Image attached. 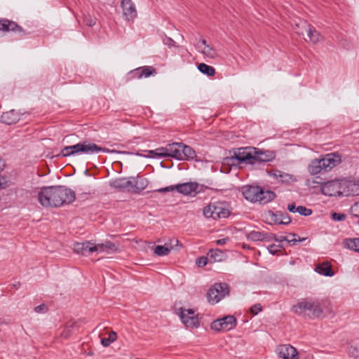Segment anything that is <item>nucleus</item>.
I'll return each instance as SVG.
<instances>
[{
  "mask_svg": "<svg viewBox=\"0 0 359 359\" xmlns=\"http://www.w3.org/2000/svg\"><path fill=\"white\" fill-rule=\"evenodd\" d=\"M39 203L45 208H57L73 203L75 192L66 186L43 187L37 194Z\"/></svg>",
  "mask_w": 359,
  "mask_h": 359,
  "instance_id": "nucleus-1",
  "label": "nucleus"
},
{
  "mask_svg": "<svg viewBox=\"0 0 359 359\" xmlns=\"http://www.w3.org/2000/svg\"><path fill=\"white\" fill-rule=\"evenodd\" d=\"M149 184L147 178H143L137 174L135 177H119L109 182V186L123 192L140 194Z\"/></svg>",
  "mask_w": 359,
  "mask_h": 359,
  "instance_id": "nucleus-2",
  "label": "nucleus"
},
{
  "mask_svg": "<svg viewBox=\"0 0 359 359\" xmlns=\"http://www.w3.org/2000/svg\"><path fill=\"white\" fill-rule=\"evenodd\" d=\"M341 162V156L337 152L326 154L312 160L308 165V171L312 175L329 172Z\"/></svg>",
  "mask_w": 359,
  "mask_h": 359,
  "instance_id": "nucleus-3",
  "label": "nucleus"
},
{
  "mask_svg": "<svg viewBox=\"0 0 359 359\" xmlns=\"http://www.w3.org/2000/svg\"><path fill=\"white\" fill-rule=\"evenodd\" d=\"M241 192L247 201L261 205L267 204L276 197L274 191L266 190L257 185H244L241 187Z\"/></svg>",
  "mask_w": 359,
  "mask_h": 359,
  "instance_id": "nucleus-4",
  "label": "nucleus"
},
{
  "mask_svg": "<svg viewBox=\"0 0 359 359\" xmlns=\"http://www.w3.org/2000/svg\"><path fill=\"white\" fill-rule=\"evenodd\" d=\"M291 311L301 316H306V311H309V316L311 318H320L323 313L321 302L318 299L311 297L302 299L293 305Z\"/></svg>",
  "mask_w": 359,
  "mask_h": 359,
  "instance_id": "nucleus-5",
  "label": "nucleus"
},
{
  "mask_svg": "<svg viewBox=\"0 0 359 359\" xmlns=\"http://www.w3.org/2000/svg\"><path fill=\"white\" fill-rule=\"evenodd\" d=\"M347 184L346 180H330L324 183H322L320 186V191L323 195L328 196H346L348 194H355V191H349L348 190L345 191L344 187H346L344 184ZM357 194V191H356Z\"/></svg>",
  "mask_w": 359,
  "mask_h": 359,
  "instance_id": "nucleus-6",
  "label": "nucleus"
},
{
  "mask_svg": "<svg viewBox=\"0 0 359 359\" xmlns=\"http://www.w3.org/2000/svg\"><path fill=\"white\" fill-rule=\"evenodd\" d=\"M229 294V287L225 283H215L207 292V299L209 303L215 304Z\"/></svg>",
  "mask_w": 359,
  "mask_h": 359,
  "instance_id": "nucleus-7",
  "label": "nucleus"
},
{
  "mask_svg": "<svg viewBox=\"0 0 359 359\" xmlns=\"http://www.w3.org/2000/svg\"><path fill=\"white\" fill-rule=\"evenodd\" d=\"M171 147L175 148L172 151L173 158L177 161L194 160L196 158L195 150L183 142H172Z\"/></svg>",
  "mask_w": 359,
  "mask_h": 359,
  "instance_id": "nucleus-8",
  "label": "nucleus"
},
{
  "mask_svg": "<svg viewBox=\"0 0 359 359\" xmlns=\"http://www.w3.org/2000/svg\"><path fill=\"white\" fill-rule=\"evenodd\" d=\"M76 155L86 154L91 155L97 154L100 151L104 153H114L116 152L114 150H110L107 148L101 147L95 143H93L88 140H85L76 144Z\"/></svg>",
  "mask_w": 359,
  "mask_h": 359,
  "instance_id": "nucleus-9",
  "label": "nucleus"
},
{
  "mask_svg": "<svg viewBox=\"0 0 359 359\" xmlns=\"http://www.w3.org/2000/svg\"><path fill=\"white\" fill-rule=\"evenodd\" d=\"M256 154V148L255 147H241L238 148L234 152L232 156L233 159L236 160L238 164H249L255 165V154Z\"/></svg>",
  "mask_w": 359,
  "mask_h": 359,
  "instance_id": "nucleus-10",
  "label": "nucleus"
},
{
  "mask_svg": "<svg viewBox=\"0 0 359 359\" xmlns=\"http://www.w3.org/2000/svg\"><path fill=\"white\" fill-rule=\"evenodd\" d=\"M236 318L231 315L215 320L212 322L210 327L217 332H226L234 329L236 327Z\"/></svg>",
  "mask_w": 359,
  "mask_h": 359,
  "instance_id": "nucleus-11",
  "label": "nucleus"
},
{
  "mask_svg": "<svg viewBox=\"0 0 359 359\" xmlns=\"http://www.w3.org/2000/svg\"><path fill=\"white\" fill-rule=\"evenodd\" d=\"M192 309H185L181 307L178 309L177 314H178L182 323L187 327L193 328L199 326L198 315Z\"/></svg>",
  "mask_w": 359,
  "mask_h": 359,
  "instance_id": "nucleus-12",
  "label": "nucleus"
},
{
  "mask_svg": "<svg viewBox=\"0 0 359 359\" xmlns=\"http://www.w3.org/2000/svg\"><path fill=\"white\" fill-rule=\"evenodd\" d=\"M0 25L1 31L4 32H13L14 33H18L21 37H24L28 34L16 22L7 18H1Z\"/></svg>",
  "mask_w": 359,
  "mask_h": 359,
  "instance_id": "nucleus-13",
  "label": "nucleus"
},
{
  "mask_svg": "<svg viewBox=\"0 0 359 359\" xmlns=\"http://www.w3.org/2000/svg\"><path fill=\"white\" fill-rule=\"evenodd\" d=\"M97 248L96 244L91 241L76 243L74 246V252L83 256H88L93 252H96Z\"/></svg>",
  "mask_w": 359,
  "mask_h": 359,
  "instance_id": "nucleus-14",
  "label": "nucleus"
},
{
  "mask_svg": "<svg viewBox=\"0 0 359 359\" xmlns=\"http://www.w3.org/2000/svg\"><path fill=\"white\" fill-rule=\"evenodd\" d=\"M277 353L283 359H299L297 349L290 344H282L277 348Z\"/></svg>",
  "mask_w": 359,
  "mask_h": 359,
  "instance_id": "nucleus-15",
  "label": "nucleus"
},
{
  "mask_svg": "<svg viewBox=\"0 0 359 359\" xmlns=\"http://www.w3.org/2000/svg\"><path fill=\"white\" fill-rule=\"evenodd\" d=\"M275 158L276 153L273 151L262 150L256 148V154H255V165L272 161Z\"/></svg>",
  "mask_w": 359,
  "mask_h": 359,
  "instance_id": "nucleus-16",
  "label": "nucleus"
},
{
  "mask_svg": "<svg viewBox=\"0 0 359 359\" xmlns=\"http://www.w3.org/2000/svg\"><path fill=\"white\" fill-rule=\"evenodd\" d=\"M175 190L184 195H191L192 193H198L199 184L197 182H185L175 185Z\"/></svg>",
  "mask_w": 359,
  "mask_h": 359,
  "instance_id": "nucleus-17",
  "label": "nucleus"
},
{
  "mask_svg": "<svg viewBox=\"0 0 359 359\" xmlns=\"http://www.w3.org/2000/svg\"><path fill=\"white\" fill-rule=\"evenodd\" d=\"M268 215L276 224L287 225L291 222V218L289 214L286 212H282L280 211H277L274 212L269 210L268 212Z\"/></svg>",
  "mask_w": 359,
  "mask_h": 359,
  "instance_id": "nucleus-18",
  "label": "nucleus"
},
{
  "mask_svg": "<svg viewBox=\"0 0 359 359\" xmlns=\"http://www.w3.org/2000/svg\"><path fill=\"white\" fill-rule=\"evenodd\" d=\"M274 238H272V241L282 243L283 241H287L291 246L297 245L298 243L304 241L306 238H301L296 233H290L288 236H281L278 237L276 234L272 233Z\"/></svg>",
  "mask_w": 359,
  "mask_h": 359,
  "instance_id": "nucleus-19",
  "label": "nucleus"
},
{
  "mask_svg": "<svg viewBox=\"0 0 359 359\" xmlns=\"http://www.w3.org/2000/svg\"><path fill=\"white\" fill-rule=\"evenodd\" d=\"M274 236L272 233H266L264 231H251L247 235V238L252 241H271Z\"/></svg>",
  "mask_w": 359,
  "mask_h": 359,
  "instance_id": "nucleus-20",
  "label": "nucleus"
},
{
  "mask_svg": "<svg viewBox=\"0 0 359 359\" xmlns=\"http://www.w3.org/2000/svg\"><path fill=\"white\" fill-rule=\"evenodd\" d=\"M172 146V143L167 144L166 147H161L155 150H150L149 152L155 156L160 158H166V157H171L173 158V152L172 151L175 148L171 147Z\"/></svg>",
  "mask_w": 359,
  "mask_h": 359,
  "instance_id": "nucleus-21",
  "label": "nucleus"
},
{
  "mask_svg": "<svg viewBox=\"0 0 359 359\" xmlns=\"http://www.w3.org/2000/svg\"><path fill=\"white\" fill-rule=\"evenodd\" d=\"M20 119V114L15 109L3 113L1 116V121L6 125L16 123Z\"/></svg>",
  "mask_w": 359,
  "mask_h": 359,
  "instance_id": "nucleus-22",
  "label": "nucleus"
},
{
  "mask_svg": "<svg viewBox=\"0 0 359 359\" xmlns=\"http://www.w3.org/2000/svg\"><path fill=\"white\" fill-rule=\"evenodd\" d=\"M212 210L215 211V219L226 218L230 215V211L228 208H226L224 203L221 202H216L212 203Z\"/></svg>",
  "mask_w": 359,
  "mask_h": 359,
  "instance_id": "nucleus-23",
  "label": "nucleus"
},
{
  "mask_svg": "<svg viewBox=\"0 0 359 359\" xmlns=\"http://www.w3.org/2000/svg\"><path fill=\"white\" fill-rule=\"evenodd\" d=\"M315 271L326 277H332L334 275V272L332 269V264L327 261L317 264L315 268Z\"/></svg>",
  "mask_w": 359,
  "mask_h": 359,
  "instance_id": "nucleus-24",
  "label": "nucleus"
},
{
  "mask_svg": "<svg viewBox=\"0 0 359 359\" xmlns=\"http://www.w3.org/2000/svg\"><path fill=\"white\" fill-rule=\"evenodd\" d=\"M121 6L124 15L127 18H134L136 16L137 12L135 6L131 0H122Z\"/></svg>",
  "mask_w": 359,
  "mask_h": 359,
  "instance_id": "nucleus-25",
  "label": "nucleus"
},
{
  "mask_svg": "<svg viewBox=\"0 0 359 359\" xmlns=\"http://www.w3.org/2000/svg\"><path fill=\"white\" fill-rule=\"evenodd\" d=\"M207 256L209 257L210 262H222L225 257V253L220 249H210Z\"/></svg>",
  "mask_w": 359,
  "mask_h": 359,
  "instance_id": "nucleus-26",
  "label": "nucleus"
},
{
  "mask_svg": "<svg viewBox=\"0 0 359 359\" xmlns=\"http://www.w3.org/2000/svg\"><path fill=\"white\" fill-rule=\"evenodd\" d=\"M97 247L96 252H107V253H114L118 252L117 246L111 241H106L104 243L96 245Z\"/></svg>",
  "mask_w": 359,
  "mask_h": 359,
  "instance_id": "nucleus-27",
  "label": "nucleus"
},
{
  "mask_svg": "<svg viewBox=\"0 0 359 359\" xmlns=\"http://www.w3.org/2000/svg\"><path fill=\"white\" fill-rule=\"evenodd\" d=\"M343 245L346 249L359 253V238H348L343 241Z\"/></svg>",
  "mask_w": 359,
  "mask_h": 359,
  "instance_id": "nucleus-28",
  "label": "nucleus"
},
{
  "mask_svg": "<svg viewBox=\"0 0 359 359\" xmlns=\"http://www.w3.org/2000/svg\"><path fill=\"white\" fill-rule=\"evenodd\" d=\"M274 176L279 182L285 184H290V182L295 181V178L293 175L279 170H277L274 173Z\"/></svg>",
  "mask_w": 359,
  "mask_h": 359,
  "instance_id": "nucleus-29",
  "label": "nucleus"
},
{
  "mask_svg": "<svg viewBox=\"0 0 359 359\" xmlns=\"http://www.w3.org/2000/svg\"><path fill=\"white\" fill-rule=\"evenodd\" d=\"M197 68L200 72L207 75L208 76H212L215 74V69L213 67L208 65L205 63H199L197 66Z\"/></svg>",
  "mask_w": 359,
  "mask_h": 359,
  "instance_id": "nucleus-30",
  "label": "nucleus"
},
{
  "mask_svg": "<svg viewBox=\"0 0 359 359\" xmlns=\"http://www.w3.org/2000/svg\"><path fill=\"white\" fill-rule=\"evenodd\" d=\"M307 36L309 37L310 41L313 43H316L319 41V39L320 37V33L315 29L311 25H308V29H306Z\"/></svg>",
  "mask_w": 359,
  "mask_h": 359,
  "instance_id": "nucleus-31",
  "label": "nucleus"
},
{
  "mask_svg": "<svg viewBox=\"0 0 359 359\" xmlns=\"http://www.w3.org/2000/svg\"><path fill=\"white\" fill-rule=\"evenodd\" d=\"M18 196L22 198L25 201H29L35 197V191L32 189H21L19 190Z\"/></svg>",
  "mask_w": 359,
  "mask_h": 359,
  "instance_id": "nucleus-32",
  "label": "nucleus"
},
{
  "mask_svg": "<svg viewBox=\"0 0 359 359\" xmlns=\"http://www.w3.org/2000/svg\"><path fill=\"white\" fill-rule=\"evenodd\" d=\"M140 76H141V78H147L151 75H155L156 74V69L151 66H143L140 67Z\"/></svg>",
  "mask_w": 359,
  "mask_h": 359,
  "instance_id": "nucleus-33",
  "label": "nucleus"
},
{
  "mask_svg": "<svg viewBox=\"0 0 359 359\" xmlns=\"http://www.w3.org/2000/svg\"><path fill=\"white\" fill-rule=\"evenodd\" d=\"M74 155H76V144L65 147L61 150V153L59 156H61L62 157H68Z\"/></svg>",
  "mask_w": 359,
  "mask_h": 359,
  "instance_id": "nucleus-34",
  "label": "nucleus"
},
{
  "mask_svg": "<svg viewBox=\"0 0 359 359\" xmlns=\"http://www.w3.org/2000/svg\"><path fill=\"white\" fill-rule=\"evenodd\" d=\"M346 182H347V184L346 183L344 184L345 185H346V187H344L345 191L348 190V192L351 191H353H353L356 192V191H357V194L356 193H355V194H351L350 193L349 194H348L347 196H358V195H359V185L355 184L354 182L351 181V180H346Z\"/></svg>",
  "mask_w": 359,
  "mask_h": 359,
  "instance_id": "nucleus-35",
  "label": "nucleus"
},
{
  "mask_svg": "<svg viewBox=\"0 0 359 359\" xmlns=\"http://www.w3.org/2000/svg\"><path fill=\"white\" fill-rule=\"evenodd\" d=\"M117 339V334L114 331H111L109 333L108 337H104L101 339V344L104 347L109 346L111 343L115 341Z\"/></svg>",
  "mask_w": 359,
  "mask_h": 359,
  "instance_id": "nucleus-36",
  "label": "nucleus"
},
{
  "mask_svg": "<svg viewBox=\"0 0 359 359\" xmlns=\"http://www.w3.org/2000/svg\"><path fill=\"white\" fill-rule=\"evenodd\" d=\"M140 67L130 71L126 74V82H130V81H133L135 79H142L141 76H140Z\"/></svg>",
  "mask_w": 359,
  "mask_h": 359,
  "instance_id": "nucleus-37",
  "label": "nucleus"
},
{
  "mask_svg": "<svg viewBox=\"0 0 359 359\" xmlns=\"http://www.w3.org/2000/svg\"><path fill=\"white\" fill-rule=\"evenodd\" d=\"M170 252V248L165 245H156L154 249V253L158 256H165Z\"/></svg>",
  "mask_w": 359,
  "mask_h": 359,
  "instance_id": "nucleus-38",
  "label": "nucleus"
},
{
  "mask_svg": "<svg viewBox=\"0 0 359 359\" xmlns=\"http://www.w3.org/2000/svg\"><path fill=\"white\" fill-rule=\"evenodd\" d=\"M215 211L212 210V203H210L209 205H206L203 208V215L206 218H212L213 219H215Z\"/></svg>",
  "mask_w": 359,
  "mask_h": 359,
  "instance_id": "nucleus-39",
  "label": "nucleus"
},
{
  "mask_svg": "<svg viewBox=\"0 0 359 359\" xmlns=\"http://www.w3.org/2000/svg\"><path fill=\"white\" fill-rule=\"evenodd\" d=\"M202 53L206 55L208 57L212 59L215 58L217 56L215 50L209 45H206V47H205L204 50L202 51Z\"/></svg>",
  "mask_w": 359,
  "mask_h": 359,
  "instance_id": "nucleus-40",
  "label": "nucleus"
},
{
  "mask_svg": "<svg viewBox=\"0 0 359 359\" xmlns=\"http://www.w3.org/2000/svg\"><path fill=\"white\" fill-rule=\"evenodd\" d=\"M97 19L90 15H85L83 16V23L88 27H93L96 24Z\"/></svg>",
  "mask_w": 359,
  "mask_h": 359,
  "instance_id": "nucleus-41",
  "label": "nucleus"
},
{
  "mask_svg": "<svg viewBox=\"0 0 359 359\" xmlns=\"http://www.w3.org/2000/svg\"><path fill=\"white\" fill-rule=\"evenodd\" d=\"M300 215L309 216L312 214V210L303 205L297 206V212Z\"/></svg>",
  "mask_w": 359,
  "mask_h": 359,
  "instance_id": "nucleus-42",
  "label": "nucleus"
},
{
  "mask_svg": "<svg viewBox=\"0 0 359 359\" xmlns=\"http://www.w3.org/2000/svg\"><path fill=\"white\" fill-rule=\"evenodd\" d=\"M267 249L270 254L274 255L278 252H279L280 250V249H283V246L282 245L272 244V245H270L267 248Z\"/></svg>",
  "mask_w": 359,
  "mask_h": 359,
  "instance_id": "nucleus-43",
  "label": "nucleus"
},
{
  "mask_svg": "<svg viewBox=\"0 0 359 359\" xmlns=\"http://www.w3.org/2000/svg\"><path fill=\"white\" fill-rule=\"evenodd\" d=\"M331 218L336 222L344 221L346 218V215L344 213L332 212Z\"/></svg>",
  "mask_w": 359,
  "mask_h": 359,
  "instance_id": "nucleus-44",
  "label": "nucleus"
},
{
  "mask_svg": "<svg viewBox=\"0 0 359 359\" xmlns=\"http://www.w3.org/2000/svg\"><path fill=\"white\" fill-rule=\"evenodd\" d=\"M164 45L168 46L169 48L172 47H177L176 46L175 41L170 37L165 36L163 40Z\"/></svg>",
  "mask_w": 359,
  "mask_h": 359,
  "instance_id": "nucleus-45",
  "label": "nucleus"
},
{
  "mask_svg": "<svg viewBox=\"0 0 359 359\" xmlns=\"http://www.w3.org/2000/svg\"><path fill=\"white\" fill-rule=\"evenodd\" d=\"M209 257H201L197 259L196 260V264L199 267H203L207 265L208 262Z\"/></svg>",
  "mask_w": 359,
  "mask_h": 359,
  "instance_id": "nucleus-46",
  "label": "nucleus"
},
{
  "mask_svg": "<svg viewBox=\"0 0 359 359\" xmlns=\"http://www.w3.org/2000/svg\"><path fill=\"white\" fill-rule=\"evenodd\" d=\"M262 310V306L260 304H255L250 308V312L254 315H257Z\"/></svg>",
  "mask_w": 359,
  "mask_h": 359,
  "instance_id": "nucleus-47",
  "label": "nucleus"
},
{
  "mask_svg": "<svg viewBox=\"0 0 359 359\" xmlns=\"http://www.w3.org/2000/svg\"><path fill=\"white\" fill-rule=\"evenodd\" d=\"M351 213L355 217H359V205L358 203L354 204L351 208Z\"/></svg>",
  "mask_w": 359,
  "mask_h": 359,
  "instance_id": "nucleus-48",
  "label": "nucleus"
},
{
  "mask_svg": "<svg viewBox=\"0 0 359 359\" xmlns=\"http://www.w3.org/2000/svg\"><path fill=\"white\" fill-rule=\"evenodd\" d=\"M48 311V307L46 304H42L34 307V311L36 313H45Z\"/></svg>",
  "mask_w": 359,
  "mask_h": 359,
  "instance_id": "nucleus-49",
  "label": "nucleus"
},
{
  "mask_svg": "<svg viewBox=\"0 0 359 359\" xmlns=\"http://www.w3.org/2000/svg\"><path fill=\"white\" fill-rule=\"evenodd\" d=\"M175 189V186H168V187H163V188L158 189L156 190V191H158L159 193H163V192H167V191H173Z\"/></svg>",
  "mask_w": 359,
  "mask_h": 359,
  "instance_id": "nucleus-50",
  "label": "nucleus"
},
{
  "mask_svg": "<svg viewBox=\"0 0 359 359\" xmlns=\"http://www.w3.org/2000/svg\"><path fill=\"white\" fill-rule=\"evenodd\" d=\"M287 210L292 213H295L297 212V206H296L295 203H292L287 205Z\"/></svg>",
  "mask_w": 359,
  "mask_h": 359,
  "instance_id": "nucleus-51",
  "label": "nucleus"
},
{
  "mask_svg": "<svg viewBox=\"0 0 359 359\" xmlns=\"http://www.w3.org/2000/svg\"><path fill=\"white\" fill-rule=\"evenodd\" d=\"M228 241H229V238L226 237V238L218 239L217 241H216V243L218 245H222L226 244Z\"/></svg>",
  "mask_w": 359,
  "mask_h": 359,
  "instance_id": "nucleus-52",
  "label": "nucleus"
},
{
  "mask_svg": "<svg viewBox=\"0 0 359 359\" xmlns=\"http://www.w3.org/2000/svg\"><path fill=\"white\" fill-rule=\"evenodd\" d=\"M357 348L353 347V346H350L349 349H348V353L349 354H354V352H357Z\"/></svg>",
  "mask_w": 359,
  "mask_h": 359,
  "instance_id": "nucleus-53",
  "label": "nucleus"
},
{
  "mask_svg": "<svg viewBox=\"0 0 359 359\" xmlns=\"http://www.w3.org/2000/svg\"><path fill=\"white\" fill-rule=\"evenodd\" d=\"M131 154H135L136 156H144V157H147V158H149V157H153V156H145V155H142L138 152L137 153H130Z\"/></svg>",
  "mask_w": 359,
  "mask_h": 359,
  "instance_id": "nucleus-54",
  "label": "nucleus"
},
{
  "mask_svg": "<svg viewBox=\"0 0 359 359\" xmlns=\"http://www.w3.org/2000/svg\"><path fill=\"white\" fill-rule=\"evenodd\" d=\"M201 43H202L203 45H204V46H205V47H206V45H208V44L207 43V41H206L205 39H201Z\"/></svg>",
  "mask_w": 359,
  "mask_h": 359,
  "instance_id": "nucleus-55",
  "label": "nucleus"
},
{
  "mask_svg": "<svg viewBox=\"0 0 359 359\" xmlns=\"http://www.w3.org/2000/svg\"><path fill=\"white\" fill-rule=\"evenodd\" d=\"M13 287H15V288H18V287H19L20 286V282H17V283H14V284L13 285Z\"/></svg>",
  "mask_w": 359,
  "mask_h": 359,
  "instance_id": "nucleus-56",
  "label": "nucleus"
},
{
  "mask_svg": "<svg viewBox=\"0 0 359 359\" xmlns=\"http://www.w3.org/2000/svg\"><path fill=\"white\" fill-rule=\"evenodd\" d=\"M294 237L290 236V239H293Z\"/></svg>",
  "mask_w": 359,
  "mask_h": 359,
  "instance_id": "nucleus-57",
  "label": "nucleus"
}]
</instances>
